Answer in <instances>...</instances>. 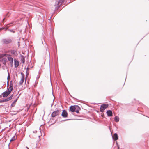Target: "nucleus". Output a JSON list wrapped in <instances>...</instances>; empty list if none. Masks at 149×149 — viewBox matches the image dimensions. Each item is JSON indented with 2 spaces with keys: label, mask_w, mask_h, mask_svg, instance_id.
<instances>
[{
  "label": "nucleus",
  "mask_w": 149,
  "mask_h": 149,
  "mask_svg": "<svg viewBox=\"0 0 149 149\" xmlns=\"http://www.w3.org/2000/svg\"><path fill=\"white\" fill-rule=\"evenodd\" d=\"M108 104H106L102 105L100 109V111L101 112H103L105 109L107 108L108 107Z\"/></svg>",
  "instance_id": "nucleus-1"
},
{
  "label": "nucleus",
  "mask_w": 149,
  "mask_h": 149,
  "mask_svg": "<svg viewBox=\"0 0 149 149\" xmlns=\"http://www.w3.org/2000/svg\"><path fill=\"white\" fill-rule=\"evenodd\" d=\"M60 113V111L59 110H57L54 111L52 114L51 116L52 117H54L58 116Z\"/></svg>",
  "instance_id": "nucleus-2"
},
{
  "label": "nucleus",
  "mask_w": 149,
  "mask_h": 149,
  "mask_svg": "<svg viewBox=\"0 0 149 149\" xmlns=\"http://www.w3.org/2000/svg\"><path fill=\"white\" fill-rule=\"evenodd\" d=\"M78 108L79 109V106L77 105L71 106L69 108L70 111L72 112H74L75 111L76 109Z\"/></svg>",
  "instance_id": "nucleus-3"
},
{
  "label": "nucleus",
  "mask_w": 149,
  "mask_h": 149,
  "mask_svg": "<svg viewBox=\"0 0 149 149\" xmlns=\"http://www.w3.org/2000/svg\"><path fill=\"white\" fill-rule=\"evenodd\" d=\"M13 89V85L12 81H11L10 82V86L8 89V91L10 93L12 91Z\"/></svg>",
  "instance_id": "nucleus-4"
},
{
  "label": "nucleus",
  "mask_w": 149,
  "mask_h": 149,
  "mask_svg": "<svg viewBox=\"0 0 149 149\" xmlns=\"http://www.w3.org/2000/svg\"><path fill=\"white\" fill-rule=\"evenodd\" d=\"M3 42L5 44H8L11 42L12 40L10 39H4L2 40Z\"/></svg>",
  "instance_id": "nucleus-5"
},
{
  "label": "nucleus",
  "mask_w": 149,
  "mask_h": 149,
  "mask_svg": "<svg viewBox=\"0 0 149 149\" xmlns=\"http://www.w3.org/2000/svg\"><path fill=\"white\" fill-rule=\"evenodd\" d=\"M61 115L64 118H66L68 117V114L65 110H63L61 114Z\"/></svg>",
  "instance_id": "nucleus-6"
},
{
  "label": "nucleus",
  "mask_w": 149,
  "mask_h": 149,
  "mask_svg": "<svg viewBox=\"0 0 149 149\" xmlns=\"http://www.w3.org/2000/svg\"><path fill=\"white\" fill-rule=\"evenodd\" d=\"M7 58L11 66H13V58L10 55L8 56Z\"/></svg>",
  "instance_id": "nucleus-7"
},
{
  "label": "nucleus",
  "mask_w": 149,
  "mask_h": 149,
  "mask_svg": "<svg viewBox=\"0 0 149 149\" xmlns=\"http://www.w3.org/2000/svg\"><path fill=\"white\" fill-rule=\"evenodd\" d=\"M63 1V0H56V1L55 3V6L56 8H58L59 6V4Z\"/></svg>",
  "instance_id": "nucleus-8"
},
{
  "label": "nucleus",
  "mask_w": 149,
  "mask_h": 149,
  "mask_svg": "<svg viewBox=\"0 0 149 149\" xmlns=\"http://www.w3.org/2000/svg\"><path fill=\"white\" fill-rule=\"evenodd\" d=\"M24 80V75L22 74V75L21 80L19 82V84L20 85H22L23 83Z\"/></svg>",
  "instance_id": "nucleus-9"
},
{
  "label": "nucleus",
  "mask_w": 149,
  "mask_h": 149,
  "mask_svg": "<svg viewBox=\"0 0 149 149\" xmlns=\"http://www.w3.org/2000/svg\"><path fill=\"white\" fill-rule=\"evenodd\" d=\"M10 93L8 91L4 92L2 93L3 96L4 97H7Z\"/></svg>",
  "instance_id": "nucleus-10"
},
{
  "label": "nucleus",
  "mask_w": 149,
  "mask_h": 149,
  "mask_svg": "<svg viewBox=\"0 0 149 149\" xmlns=\"http://www.w3.org/2000/svg\"><path fill=\"white\" fill-rule=\"evenodd\" d=\"M106 113L107 115L109 116H112V112L111 110L107 111Z\"/></svg>",
  "instance_id": "nucleus-11"
},
{
  "label": "nucleus",
  "mask_w": 149,
  "mask_h": 149,
  "mask_svg": "<svg viewBox=\"0 0 149 149\" xmlns=\"http://www.w3.org/2000/svg\"><path fill=\"white\" fill-rule=\"evenodd\" d=\"M14 61L15 67H17L19 65L18 61L15 59H14Z\"/></svg>",
  "instance_id": "nucleus-12"
},
{
  "label": "nucleus",
  "mask_w": 149,
  "mask_h": 149,
  "mask_svg": "<svg viewBox=\"0 0 149 149\" xmlns=\"http://www.w3.org/2000/svg\"><path fill=\"white\" fill-rule=\"evenodd\" d=\"M113 139L115 140H117L118 139V135L116 133H115L113 136Z\"/></svg>",
  "instance_id": "nucleus-13"
},
{
  "label": "nucleus",
  "mask_w": 149,
  "mask_h": 149,
  "mask_svg": "<svg viewBox=\"0 0 149 149\" xmlns=\"http://www.w3.org/2000/svg\"><path fill=\"white\" fill-rule=\"evenodd\" d=\"M21 61L23 63H25V57L24 56H21Z\"/></svg>",
  "instance_id": "nucleus-14"
},
{
  "label": "nucleus",
  "mask_w": 149,
  "mask_h": 149,
  "mask_svg": "<svg viewBox=\"0 0 149 149\" xmlns=\"http://www.w3.org/2000/svg\"><path fill=\"white\" fill-rule=\"evenodd\" d=\"M114 120L116 122H118L119 121V118L117 116H116Z\"/></svg>",
  "instance_id": "nucleus-15"
},
{
  "label": "nucleus",
  "mask_w": 149,
  "mask_h": 149,
  "mask_svg": "<svg viewBox=\"0 0 149 149\" xmlns=\"http://www.w3.org/2000/svg\"><path fill=\"white\" fill-rule=\"evenodd\" d=\"M9 24H7L6 26L5 27H4L3 29H6V30L8 29V28L9 27Z\"/></svg>",
  "instance_id": "nucleus-16"
},
{
  "label": "nucleus",
  "mask_w": 149,
  "mask_h": 149,
  "mask_svg": "<svg viewBox=\"0 0 149 149\" xmlns=\"http://www.w3.org/2000/svg\"><path fill=\"white\" fill-rule=\"evenodd\" d=\"M79 109H76V110H75V111L77 113H79V110H80V108L79 107Z\"/></svg>",
  "instance_id": "nucleus-17"
},
{
  "label": "nucleus",
  "mask_w": 149,
  "mask_h": 149,
  "mask_svg": "<svg viewBox=\"0 0 149 149\" xmlns=\"http://www.w3.org/2000/svg\"><path fill=\"white\" fill-rule=\"evenodd\" d=\"M17 100L16 99L15 100L14 102L12 103L11 104V105L12 106H13L14 104H15V103L16 102Z\"/></svg>",
  "instance_id": "nucleus-18"
},
{
  "label": "nucleus",
  "mask_w": 149,
  "mask_h": 149,
  "mask_svg": "<svg viewBox=\"0 0 149 149\" xmlns=\"http://www.w3.org/2000/svg\"><path fill=\"white\" fill-rule=\"evenodd\" d=\"M15 137H13L10 140V141H12L15 140Z\"/></svg>",
  "instance_id": "nucleus-19"
},
{
  "label": "nucleus",
  "mask_w": 149,
  "mask_h": 149,
  "mask_svg": "<svg viewBox=\"0 0 149 149\" xmlns=\"http://www.w3.org/2000/svg\"><path fill=\"white\" fill-rule=\"evenodd\" d=\"M13 97V95H11L9 97H8L10 100H11Z\"/></svg>",
  "instance_id": "nucleus-20"
},
{
  "label": "nucleus",
  "mask_w": 149,
  "mask_h": 149,
  "mask_svg": "<svg viewBox=\"0 0 149 149\" xmlns=\"http://www.w3.org/2000/svg\"><path fill=\"white\" fill-rule=\"evenodd\" d=\"M5 102H7L10 100L8 98V97L6 99H5Z\"/></svg>",
  "instance_id": "nucleus-21"
},
{
  "label": "nucleus",
  "mask_w": 149,
  "mask_h": 149,
  "mask_svg": "<svg viewBox=\"0 0 149 149\" xmlns=\"http://www.w3.org/2000/svg\"><path fill=\"white\" fill-rule=\"evenodd\" d=\"M5 102H7L10 100L8 98V97L6 99H5Z\"/></svg>",
  "instance_id": "nucleus-22"
},
{
  "label": "nucleus",
  "mask_w": 149,
  "mask_h": 149,
  "mask_svg": "<svg viewBox=\"0 0 149 149\" xmlns=\"http://www.w3.org/2000/svg\"><path fill=\"white\" fill-rule=\"evenodd\" d=\"M6 61V58H3V59H2V61Z\"/></svg>",
  "instance_id": "nucleus-23"
},
{
  "label": "nucleus",
  "mask_w": 149,
  "mask_h": 149,
  "mask_svg": "<svg viewBox=\"0 0 149 149\" xmlns=\"http://www.w3.org/2000/svg\"><path fill=\"white\" fill-rule=\"evenodd\" d=\"M0 102H6L5 101V99H4V100H1L0 101Z\"/></svg>",
  "instance_id": "nucleus-24"
},
{
  "label": "nucleus",
  "mask_w": 149,
  "mask_h": 149,
  "mask_svg": "<svg viewBox=\"0 0 149 149\" xmlns=\"http://www.w3.org/2000/svg\"><path fill=\"white\" fill-rule=\"evenodd\" d=\"M10 32H13V33H14L15 32L14 31H13V30H9Z\"/></svg>",
  "instance_id": "nucleus-25"
},
{
  "label": "nucleus",
  "mask_w": 149,
  "mask_h": 149,
  "mask_svg": "<svg viewBox=\"0 0 149 149\" xmlns=\"http://www.w3.org/2000/svg\"><path fill=\"white\" fill-rule=\"evenodd\" d=\"M3 56H4L3 55H0V58L2 57H3Z\"/></svg>",
  "instance_id": "nucleus-26"
},
{
  "label": "nucleus",
  "mask_w": 149,
  "mask_h": 149,
  "mask_svg": "<svg viewBox=\"0 0 149 149\" xmlns=\"http://www.w3.org/2000/svg\"><path fill=\"white\" fill-rule=\"evenodd\" d=\"M6 61H3V63L4 64H6Z\"/></svg>",
  "instance_id": "nucleus-27"
},
{
  "label": "nucleus",
  "mask_w": 149,
  "mask_h": 149,
  "mask_svg": "<svg viewBox=\"0 0 149 149\" xmlns=\"http://www.w3.org/2000/svg\"><path fill=\"white\" fill-rule=\"evenodd\" d=\"M9 78H10V76H8V79Z\"/></svg>",
  "instance_id": "nucleus-28"
},
{
  "label": "nucleus",
  "mask_w": 149,
  "mask_h": 149,
  "mask_svg": "<svg viewBox=\"0 0 149 149\" xmlns=\"http://www.w3.org/2000/svg\"><path fill=\"white\" fill-rule=\"evenodd\" d=\"M26 79H25V83H26Z\"/></svg>",
  "instance_id": "nucleus-29"
},
{
  "label": "nucleus",
  "mask_w": 149,
  "mask_h": 149,
  "mask_svg": "<svg viewBox=\"0 0 149 149\" xmlns=\"http://www.w3.org/2000/svg\"><path fill=\"white\" fill-rule=\"evenodd\" d=\"M26 148L28 149H29V148H28L27 147H26Z\"/></svg>",
  "instance_id": "nucleus-30"
},
{
  "label": "nucleus",
  "mask_w": 149,
  "mask_h": 149,
  "mask_svg": "<svg viewBox=\"0 0 149 149\" xmlns=\"http://www.w3.org/2000/svg\"><path fill=\"white\" fill-rule=\"evenodd\" d=\"M38 138H39V141H40V138H39V137H38Z\"/></svg>",
  "instance_id": "nucleus-31"
},
{
  "label": "nucleus",
  "mask_w": 149,
  "mask_h": 149,
  "mask_svg": "<svg viewBox=\"0 0 149 149\" xmlns=\"http://www.w3.org/2000/svg\"><path fill=\"white\" fill-rule=\"evenodd\" d=\"M4 19H5L4 18V19H3V21L4 20Z\"/></svg>",
  "instance_id": "nucleus-32"
},
{
  "label": "nucleus",
  "mask_w": 149,
  "mask_h": 149,
  "mask_svg": "<svg viewBox=\"0 0 149 149\" xmlns=\"http://www.w3.org/2000/svg\"><path fill=\"white\" fill-rule=\"evenodd\" d=\"M118 149H119V147H118Z\"/></svg>",
  "instance_id": "nucleus-33"
}]
</instances>
